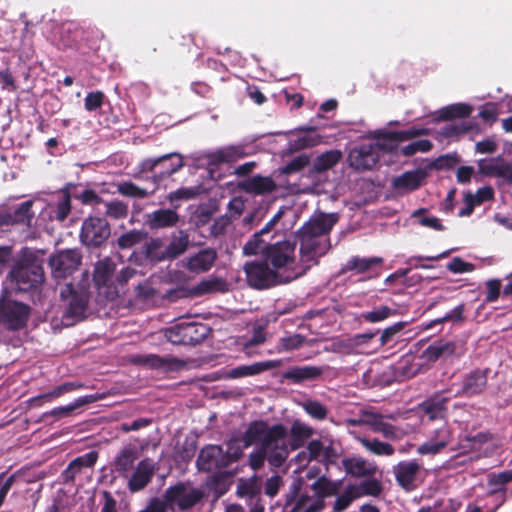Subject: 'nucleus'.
Returning <instances> with one entry per match:
<instances>
[{
    "label": "nucleus",
    "instance_id": "obj_11",
    "mask_svg": "<svg viewBox=\"0 0 512 512\" xmlns=\"http://www.w3.org/2000/svg\"><path fill=\"white\" fill-rule=\"evenodd\" d=\"M30 311L29 305L3 297L0 299V324L10 331L20 330L26 326Z\"/></svg>",
    "mask_w": 512,
    "mask_h": 512
},
{
    "label": "nucleus",
    "instance_id": "obj_47",
    "mask_svg": "<svg viewBox=\"0 0 512 512\" xmlns=\"http://www.w3.org/2000/svg\"><path fill=\"white\" fill-rule=\"evenodd\" d=\"M479 170L487 176L512 177V166L510 164H496L492 160L479 162Z\"/></svg>",
    "mask_w": 512,
    "mask_h": 512
},
{
    "label": "nucleus",
    "instance_id": "obj_58",
    "mask_svg": "<svg viewBox=\"0 0 512 512\" xmlns=\"http://www.w3.org/2000/svg\"><path fill=\"white\" fill-rule=\"evenodd\" d=\"M512 481V469L505 470L502 472H499L497 474H492L489 477V485L490 486H500L499 489H494L489 492L490 495L496 494L499 491L505 492V489L503 486L509 482Z\"/></svg>",
    "mask_w": 512,
    "mask_h": 512
},
{
    "label": "nucleus",
    "instance_id": "obj_39",
    "mask_svg": "<svg viewBox=\"0 0 512 512\" xmlns=\"http://www.w3.org/2000/svg\"><path fill=\"white\" fill-rule=\"evenodd\" d=\"M95 400V397L92 395H86L83 397H79L75 399L72 403L66 406L55 407L50 411H47L43 414V417L46 418L48 416H53L56 418L68 417L78 408H81L87 404L92 403Z\"/></svg>",
    "mask_w": 512,
    "mask_h": 512
},
{
    "label": "nucleus",
    "instance_id": "obj_10",
    "mask_svg": "<svg viewBox=\"0 0 512 512\" xmlns=\"http://www.w3.org/2000/svg\"><path fill=\"white\" fill-rule=\"evenodd\" d=\"M313 496L307 492L300 493V486L293 484L291 492L286 496V504L282 512H319L320 511V478L311 485Z\"/></svg>",
    "mask_w": 512,
    "mask_h": 512
},
{
    "label": "nucleus",
    "instance_id": "obj_22",
    "mask_svg": "<svg viewBox=\"0 0 512 512\" xmlns=\"http://www.w3.org/2000/svg\"><path fill=\"white\" fill-rule=\"evenodd\" d=\"M427 176V171L421 168L406 171L401 175L394 177L391 181V186L393 190L399 193L412 192L422 186Z\"/></svg>",
    "mask_w": 512,
    "mask_h": 512
},
{
    "label": "nucleus",
    "instance_id": "obj_28",
    "mask_svg": "<svg viewBox=\"0 0 512 512\" xmlns=\"http://www.w3.org/2000/svg\"><path fill=\"white\" fill-rule=\"evenodd\" d=\"M341 464L345 472L352 477H372L377 472V466L361 456L343 458Z\"/></svg>",
    "mask_w": 512,
    "mask_h": 512
},
{
    "label": "nucleus",
    "instance_id": "obj_35",
    "mask_svg": "<svg viewBox=\"0 0 512 512\" xmlns=\"http://www.w3.org/2000/svg\"><path fill=\"white\" fill-rule=\"evenodd\" d=\"M189 243V235L185 230L173 233L169 244L165 247L166 259L173 260L185 253Z\"/></svg>",
    "mask_w": 512,
    "mask_h": 512
},
{
    "label": "nucleus",
    "instance_id": "obj_3",
    "mask_svg": "<svg viewBox=\"0 0 512 512\" xmlns=\"http://www.w3.org/2000/svg\"><path fill=\"white\" fill-rule=\"evenodd\" d=\"M184 165L183 156L177 152L147 157L138 163L133 177L138 180L150 179L157 190L161 182L177 173Z\"/></svg>",
    "mask_w": 512,
    "mask_h": 512
},
{
    "label": "nucleus",
    "instance_id": "obj_8",
    "mask_svg": "<svg viewBox=\"0 0 512 512\" xmlns=\"http://www.w3.org/2000/svg\"><path fill=\"white\" fill-rule=\"evenodd\" d=\"M203 497L204 493L201 489L192 487L190 483L177 482L165 490L160 502L165 507V512L175 507L185 511L196 506Z\"/></svg>",
    "mask_w": 512,
    "mask_h": 512
},
{
    "label": "nucleus",
    "instance_id": "obj_43",
    "mask_svg": "<svg viewBox=\"0 0 512 512\" xmlns=\"http://www.w3.org/2000/svg\"><path fill=\"white\" fill-rule=\"evenodd\" d=\"M231 474L227 471L215 472L207 479V487L213 491L217 497L224 495L230 487Z\"/></svg>",
    "mask_w": 512,
    "mask_h": 512
},
{
    "label": "nucleus",
    "instance_id": "obj_36",
    "mask_svg": "<svg viewBox=\"0 0 512 512\" xmlns=\"http://www.w3.org/2000/svg\"><path fill=\"white\" fill-rule=\"evenodd\" d=\"M113 185L116 187L117 192L120 195L133 199H145L152 196L156 192V187H153V189L149 191L129 180L119 181L117 183H113Z\"/></svg>",
    "mask_w": 512,
    "mask_h": 512
},
{
    "label": "nucleus",
    "instance_id": "obj_56",
    "mask_svg": "<svg viewBox=\"0 0 512 512\" xmlns=\"http://www.w3.org/2000/svg\"><path fill=\"white\" fill-rule=\"evenodd\" d=\"M465 197L469 200L473 206L481 205L484 202L494 199V190L490 186H484L477 190L476 194L473 195L471 192H467Z\"/></svg>",
    "mask_w": 512,
    "mask_h": 512
},
{
    "label": "nucleus",
    "instance_id": "obj_64",
    "mask_svg": "<svg viewBox=\"0 0 512 512\" xmlns=\"http://www.w3.org/2000/svg\"><path fill=\"white\" fill-rule=\"evenodd\" d=\"M453 435L451 429L447 425H443L433 432L430 438L433 442L438 443L445 448L452 441Z\"/></svg>",
    "mask_w": 512,
    "mask_h": 512
},
{
    "label": "nucleus",
    "instance_id": "obj_6",
    "mask_svg": "<svg viewBox=\"0 0 512 512\" xmlns=\"http://www.w3.org/2000/svg\"><path fill=\"white\" fill-rule=\"evenodd\" d=\"M60 297L65 302V312L62 316L65 325L70 326L85 319L90 301L88 289L67 284L61 291Z\"/></svg>",
    "mask_w": 512,
    "mask_h": 512
},
{
    "label": "nucleus",
    "instance_id": "obj_19",
    "mask_svg": "<svg viewBox=\"0 0 512 512\" xmlns=\"http://www.w3.org/2000/svg\"><path fill=\"white\" fill-rule=\"evenodd\" d=\"M178 205L171 208H159L144 215V225L151 231L170 229L176 227L180 222V215L177 212Z\"/></svg>",
    "mask_w": 512,
    "mask_h": 512
},
{
    "label": "nucleus",
    "instance_id": "obj_27",
    "mask_svg": "<svg viewBox=\"0 0 512 512\" xmlns=\"http://www.w3.org/2000/svg\"><path fill=\"white\" fill-rule=\"evenodd\" d=\"M138 450L132 444L126 445L115 456L112 462V471L123 477H128L134 468L135 461L138 459Z\"/></svg>",
    "mask_w": 512,
    "mask_h": 512
},
{
    "label": "nucleus",
    "instance_id": "obj_20",
    "mask_svg": "<svg viewBox=\"0 0 512 512\" xmlns=\"http://www.w3.org/2000/svg\"><path fill=\"white\" fill-rule=\"evenodd\" d=\"M421 465L417 460L400 461L393 467L395 480L403 490L411 492L418 487Z\"/></svg>",
    "mask_w": 512,
    "mask_h": 512
},
{
    "label": "nucleus",
    "instance_id": "obj_24",
    "mask_svg": "<svg viewBox=\"0 0 512 512\" xmlns=\"http://www.w3.org/2000/svg\"><path fill=\"white\" fill-rule=\"evenodd\" d=\"M155 473V465L149 458L141 460L128 481V488L131 492H138L144 489L152 480Z\"/></svg>",
    "mask_w": 512,
    "mask_h": 512
},
{
    "label": "nucleus",
    "instance_id": "obj_23",
    "mask_svg": "<svg viewBox=\"0 0 512 512\" xmlns=\"http://www.w3.org/2000/svg\"><path fill=\"white\" fill-rule=\"evenodd\" d=\"M34 202L27 200L22 202L13 211L0 213V225H21L29 228L34 219V212L32 210Z\"/></svg>",
    "mask_w": 512,
    "mask_h": 512
},
{
    "label": "nucleus",
    "instance_id": "obj_2",
    "mask_svg": "<svg viewBox=\"0 0 512 512\" xmlns=\"http://www.w3.org/2000/svg\"><path fill=\"white\" fill-rule=\"evenodd\" d=\"M43 259L35 252L25 248L21 256L13 263L9 271L11 282L21 292H36L45 281Z\"/></svg>",
    "mask_w": 512,
    "mask_h": 512
},
{
    "label": "nucleus",
    "instance_id": "obj_55",
    "mask_svg": "<svg viewBox=\"0 0 512 512\" xmlns=\"http://www.w3.org/2000/svg\"><path fill=\"white\" fill-rule=\"evenodd\" d=\"M432 147L433 144L430 140L421 139L401 147L400 151L403 156L409 157L416 154L417 152H428L432 149Z\"/></svg>",
    "mask_w": 512,
    "mask_h": 512
},
{
    "label": "nucleus",
    "instance_id": "obj_61",
    "mask_svg": "<svg viewBox=\"0 0 512 512\" xmlns=\"http://www.w3.org/2000/svg\"><path fill=\"white\" fill-rule=\"evenodd\" d=\"M406 326H407V322L400 321V322L394 323L393 325L385 328L382 331L381 336L379 338L380 345L385 346V345L389 344L391 341H393L394 337L397 334H399L400 332H402L405 329Z\"/></svg>",
    "mask_w": 512,
    "mask_h": 512
},
{
    "label": "nucleus",
    "instance_id": "obj_29",
    "mask_svg": "<svg viewBox=\"0 0 512 512\" xmlns=\"http://www.w3.org/2000/svg\"><path fill=\"white\" fill-rule=\"evenodd\" d=\"M217 259L214 248L201 249L187 259L186 268L193 273H204L211 269Z\"/></svg>",
    "mask_w": 512,
    "mask_h": 512
},
{
    "label": "nucleus",
    "instance_id": "obj_60",
    "mask_svg": "<svg viewBox=\"0 0 512 512\" xmlns=\"http://www.w3.org/2000/svg\"><path fill=\"white\" fill-rule=\"evenodd\" d=\"M425 209H418L413 213V217L419 218V223L422 226L434 229L436 231L445 230V226L441 223L440 219L435 216H425Z\"/></svg>",
    "mask_w": 512,
    "mask_h": 512
},
{
    "label": "nucleus",
    "instance_id": "obj_15",
    "mask_svg": "<svg viewBox=\"0 0 512 512\" xmlns=\"http://www.w3.org/2000/svg\"><path fill=\"white\" fill-rule=\"evenodd\" d=\"M489 368H475L462 377L454 397L472 398L485 392L488 386Z\"/></svg>",
    "mask_w": 512,
    "mask_h": 512
},
{
    "label": "nucleus",
    "instance_id": "obj_4",
    "mask_svg": "<svg viewBox=\"0 0 512 512\" xmlns=\"http://www.w3.org/2000/svg\"><path fill=\"white\" fill-rule=\"evenodd\" d=\"M275 429H277L281 438L276 442L278 452L273 457L279 459V461L282 459L287 461L290 453L304 447L314 434V429L299 419L292 422L290 429L281 423L268 425L269 431Z\"/></svg>",
    "mask_w": 512,
    "mask_h": 512
},
{
    "label": "nucleus",
    "instance_id": "obj_30",
    "mask_svg": "<svg viewBox=\"0 0 512 512\" xmlns=\"http://www.w3.org/2000/svg\"><path fill=\"white\" fill-rule=\"evenodd\" d=\"M244 150L245 148L240 145H231L228 147L220 148L207 154V162L210 166H219L224 163H233L247 155Z\"/></svg>",
    "mask_w": 512,
    "mask_h": 512
},
{
    "label": "nucleus",
    "instance_id": "obj_41",
    "mask_svg": "<svg viewBox=\"0 0 512 512\" xmlns=\"http://www.w3.org/2000/svg\"><path fill=\"white\" fill-rule=\"evenodd\" d=\"M320 375V368L303 366L293 367L282 374V377L292 381L293 383L299 384L305 380L314 379Z\"/></svg>",
    "mask_w": 512,
    "mask_h": 512
},
{
    "label": "nucleus",
    "instance_id": "obj_25",
    "mask_svg": "<svg viewBox=\"0 0 512 512\" xmlns=\"http://www.w3.org/2000/svg\"><path fill=\"white\" fill-rule=\"evenodd\" d=\"M281 363V360H266L255 362L250 365H240L228 370L225 373V378L238 379L243 377L256 376L263 372L279 367Z\"/></svg>",
    "mask_w": 512,
    "mask_h": 512
},
{
    "label": "nucleus",
    "instance_id": "obj_13",
    "mask_svg": "<svg viewBox=\"0 0 512 512\" xmlns=\"http://www.w3.org/2000/svg\"><path fill=\"white\" fill-rule=\"evenodd\" d=\"M165 336L172 344L195 346L206 338L207 327L193 322L180 323L167 328Z\"/></svg>",
    "mask_w": 512,
    "mask_h": 512
},
{
    "label": "nucleus",
    "instance_id": "obj_45",
    "mask_svg": "<svg viewBox=\"0 0 512 512\" xmlns=\"http://www.w3.org/2000/svg\"><path fill=\"white\" fill-rule=\"evenodd\" d=\"M351 485L358 498L364 496L378 497L383 491L382 483L378 479L372 477H369V479H366L359 484Z\"/></svg>",
    "mask_w": 512,
    "mask_h": 512
},
{
    "label": "nucleus",
    "instance_id": "obj_33",
    "mask_svg": "<svg viewBox=\"0 0 512 512\" xmlns=\"http://www.w3.org/2000/svg\"><path fill=\"white\" fill-rule=\"evenodd\" d=\"M73 199L80 201L82 205L91 206L96 209L98 205L104 203V199L93 189L84 186L81 183H68Z\"/></svg>",
    "mask_w": 512,
    "mask_h": 512
},
{
    "label": "nucleus",
    "instance_id": "obj_57",
    "mask_svg": "<svg viewBox=\"0 0 512 512\" xmlns=\"http://www.w3.org/2000/svg\"><path fill=\"white\" fill-rule=\"evenodd\" d=\"M355 499H358L356 492L353 490L352 485H348L344 492L336 498L333 506L334 511L341 512L347 509Z\"/></svg>",
    "mask_w": 512,
    "mask_h": 512
},
{
    "label": "nucleus",
    "instance_id": "obj_12",
    "mask_svg": "<svg viewBox=\"0 0 512 512\" xmlns=\"http://www.w3.org/2000/svg\"><path fill=\"white\" fill-rule=\"evenodd\" d=\"M111 235V226L105 217L88 216L84 219L80 240L87 247H100Z\"/></svg>",
    "mask_w": 512,
    "mask_h": 512
},
{
    "label": "nucleus",
    "instance_id": "obj_42",
    "mask_svg": "<svg viewBox=\"0 0 512 512\" xmlns=\"http://www.w3.org/2000/svg\"><path fill=\"white\" fill-rule=\"evenodd\" d=\"M473 111L472 106L466 103H456L443 107L439 111L438 119L441 121H449L456 118H467Z\"/></svg>",
    "mask_w": 512,
    "mask_h": 512
},
{
    "label": "nucleus",
    "instance_id": "obj_37",
    "mask_svg": "<svg viewBox=\"0 0 512 512\" xmlns=\"http://www.w3.org/2000/svg\"><path fill=\"white\" fill-rule=\"evenodd\" d=\"M356 440L370 453L377 456H392L395 448L388 442H382L377 438H367L365 436H356Z\"/></svg>",
    "mask_w": 512,
    "mask_h": 512
},
{
    "label": "nucleus",
    "instance_id": "obj_17",
    "mask_svg": "<svg viewBox=\"0 0 512 512\" xmlns=\"http://www.w3.org/2000/svg\"><path fill=\"white\" fill-rule=\"evenodd\" d=\"M131 363L163 372L179 371L185 366L183 360L171 356L162 357L157 354L134 355L131 358Z\"/></svg>",
    "mask_w": 512,
    "mask_h": 512
},
{
    "label": "nucleus",
    "instance_id": "obj_34",
    "mask_svg": "<svg viewBox=\"0 0 512 512\" xmlns=\"http://www.w3.org/2000/svg\"><path fill=\"white\" fill-rule=\"evenodd\" d=\"M363 421L375 433H382L386 438H395L396 436L395 426L384 422L381 414L365 411L363 412Z\"/></svg>",
    "mask_w": 512,
    "mask_h": 512
},
{
    "label": "nucleus",
    "instance_id": "obj_44",
    "mask_svg": "<svg viewBox=\"0 0 512 512\" xmlns=\"http://www.w3.org/2000/svg\"><path fill=\"white\" fill-rule=\"evenodd\" d=\"M383 258L381 257H370L361 258L359 256H353L349 259L343 268V272L355 270L358 273H365L369 271L373 266L381 265Z\"/></svg>",
    "mask_w": 512,
    "mask_h": 512
},
{
    "label": "nucleus",
    "instance_id": "obj_40",
    "mask_svg": "<svg viewBox=\"0 0 512 512\" xmlns=\"http://www.w3.org/2000/svg\"><path fill=\"white\" fill-rule=\"evenodd\" d=\"M115 270V265L109 261H99L95 266L93 281L98 289L106 287L111 282Z\"/></svg>",
    "mask_w": 512,
    "mask_h": 512
},
{
    "label": "nucleus",
    "instance_id": "obj_48",
    "mask_svg": "<svg viewBox=\"0 0 512 512\" xmlns=\"http://www.w3.org/2000/svg\"><path fill=\"white\" fill-rule=\"evenodd\" d=\"M105 207V212L102 217L111 218L115 220L125 219L128 216L129 208L128 204L122 200L114 199L111 201H105L102 204Z\"/></svg>",
    "mask_w": 512,
    "mask_h": 512
},
{
    "label": "nucleus",
    "instance_id": "obj_49",
    "mask_svg": "<svg viewBox=\"0 0 512 512\" xmlns=\"http://www.w3.org/2000/svg\"><path fill=\"white\" fill-rule=\"evenodd\" d=\"M144 253L146 258L153 262L167 260L163 240L161 238H151L146 242Z\"/></svg>",
    "mask_w": 512,
    "mask_h": 512
},
{
    "label": "nucleus",
    "instance_id": "obj_14",
    "mask_svg": "<svg viewBox=\"0 0 512 512\" xmlns=\"http://www.w3.org/2000/svg\"><path fill=\"white\" fill-rule=\"evenodd\" d=\"M82 255L77 249H66L49 257L51 274L55 279H65L72 275L80 266Z\"/></svg>",
    "mask_w": 512,
    "mask_h": 512
},
{
    "label": "nucleus",
    "instance_id": "obj_62",
    "mask_svg": "<svg viewBox=\"0 0 512 512\" xmlns=\"http://www.w3.org/2000/svg\"><path fill=\"white\" fill-rule=\"evenodd\" d=\"M105 94L102 91L89 92L84 99V107L88 112H93L103 105Z\"/></svg>",
    "mask_w": 512,
    "mask_h": 512
},
{
    "label": "nucleus",
    "instance_id": "obj_51",
    "mask_svg": "<svg viewBox=\"0 0 512 512\" xmlns=\"http://www.w3.org/2000/svg\"><path fill=\"white\" fill-rule=\"evenodd\" d=\"M320 456V439H315L309 442L307 451L299 452L294 462L299 467H305L311 460L317 459Z\"/></svg>",
    "mask_w": 512,
    "mask_h": 512
},
{
    "label": "nucleus",
    "instance_id": "obj_9",
    "mask_svg": "<svg viewBox=\"0 0 512 512\" xmlns=\"http://www.w3.org/2000/svg\"><path fill=\"white\" fill-rule=\"evenodd\" d=\"M296 241L283 240L266 244L264 258L276 271L293 268L296 263Z\"/></svg>",
    "mask_w": 512,
    "mask_h": 512
},
{
    "label": "nucleus",
    "instance_id": "obj_18",
    "mask_svg": "<svg viewBox=\"0 0 512 512\" xmlns=\"http://www.w3.org/2000/svg\"><path fill=\"white\" fill-rule=\"evenodd\" d=\"M227 458L228 456H224V451L220 445L209 444L200 450L196 466L199 471L207 473L220 470L229 466V461L225 460Z\"/></svg>",
    "mask_w": 512,
    "mask_h": 512
},
{
    "label": "nucleus",
    "instance_id": "obj_16",
    "mask_svg": "<svg viewBox=\"0 0 512 512\" xmlns=\"http://www.w3.org/2000/svg\"><path fill=\"white\" fill-rule=\"evenodd\" d=\"M347 160L349 165L357 171L373 169L379 161V145L363 143L350 150Z\"/></svg>",
    "mask_w": 512,
    "mask_h": 512
},
{
    "label": "nucleus",
    "instance_id": "obj_59",
    "mask_svg": "<svg viewBox=\"0 0 512 512\" xmlns=\"http://www.w3.org/2000/svg\"><path fill=\"white\" fill-rule=\"evenodd\" d=\"M264 247V240L262 239L261 233L256 232L243 246V254L245 256L256 255L259 252L262 254Z\"/></svg>",
    "mask_w": 512,
    "mask_h": 512
},
{
    "label": "nucleus",
    "instance_id": "obj_21",
    "mask_svg": "<svg viewBox=\"0 0 512 512\" xmlns=\"http://www.w3.org/2000/svg\"><path fill=\"white\" fill-rule=\"evenodd\" d=\"M464 354L462 346L453 341L439 340L430 344L424 351V356L429 362L439 359L448 360L451 357L460 358Z\"/></svg>",
    "mask_w": 512,
    "mask_h": 512
},
{
    "label": "nucleus",
    "instance_id": "obj_32",
    "mask_svg": "<svg viewBox=\"0 0 512 512\" xmlns=\"http://www.w3.org/2000/svg\"><path fill=\"white\" fill-rule=\"evenodd\" d=\"M341 461L340 445L322 437V464L326 467V473H329L332 468L341 472L343 467Z\"/></svg>",
    "mask_w": 512,
    "mask_h": 512
},
{
    "label": "nucleus",
    "instance_id": "obj_54",
    "mask_svg": "<svg viewBox=\"0 0 512 512\" xmlns=\"http://www.w3.org/2000/svg\"><path fill=\"white\" fill-rule=\"evenodd\" d=\"M395 313H396V310H394L388 306H381L372 311L362 313V318L366 322L376 323V322H381V321L389 318L391 315H394Z\"/></svg>",
    "mask_w": 512,
    "mask_h": 512
},
{
    "label": "nucleus",
    "instance_id": "obj_7",
    "mask_svg": "<svg viewBox=\"0 0 512 512\" xmlns=\"http://www.w3.org/2000/svg\"><path fill=\"white\" fill-rule=\"evenodd\" d=\"M247 283L258 290L268 289L289 282L293 277H283L264 258L244 265Z\"/></svg>",
    "mask_w": 512,
    "mask_h": 512
},
{
    "label": "nucleus",
    "instance_id": "obj_53",
    "mask_svg": "<svg viewBox=\"0 0 512 512\" xmlns=\"http://www.w3.org/2000/svg\"><path fill=\"white\" fill-rule=\"evenodd\" d=\"M83 388V384L78 382H65L59 386H56L51 391L39 396L38 398L42 399H55L58 398L66 393L72 392L74 390H78Z\"/></svg>",
    "mask_w": 512,
    "mask_h": 512
},
{
    "label": "nucleus",
    "instance_id": "obj_1",
    "mask_svg": "<svg viewBox=\"0 0 512 512\" xmlns=\"http://www.w3.org/2000/svg\"><path fill=\"white\" fill-rule=\"evenodd\" d=\"M281 435L277 429L269 431L268 423L264 420L252 421L242 436L243 448H248L253 444H259V447L250 453L249 466L257 471L264 467L267 460L271 468L282 467L286 461L284 459H275L273 456L278 452L276 442L280 440Z\"/></svg>",
    "mask_w": 512,
    "mask_h": 512
},
{
    "label": "nucleus",
    "instance_id": "obj_5",
    "mask_svg": "<svg viewBox=\"0 0 512 512\" xmlns=\"http://www.w3.org/2000/svg\"><path fill=\"white\" fill-rule=\"evenodd\" d=\"M295 236L300 244V262L305 268L315 266L320 258V214H315L301 228Z\"/></svg>",
    "mask_w": 512,
    "mask_h": 512
},
{
    "label": "nucleus",
    "instance_id": "obj_52",
    "mask_svg": "<svg viewBox=\"0 0 512 512\" xmlns=\"http://www.w3.org/2000/svg\"><path fill=\"white\" fill-rule=\"evenodd\" d=\"M200 194V187H181L167 195V200L174 206L180 200L194 199Z\"/></svg>",
    "mask_w": 512,
    "mask_h": 512
},
{
    "label": "nucleus",
    "instance_id": "obj_46",
    "mask_svg": "<svg viewBox=\"0 0 512 512\" xmlns=\"http://www.w3.org/2000/svg\"><path fill=\"white\" fill-rule=\"evenodd\" d=\"M61 194L62 199L56 204L54 215L56 220L63 222L67 219L72 209L71 199L73 196L68 183L61 189Z\"/></svg>",
    "mask_w": 512,
    "mask_h": 512
},
{
    "label": "nucleus",
    "instance_id": "obj_63",
    "mask_svg": "<svg viewBox=\"0 0 512 512\" xmlns=\"http://www.w3.org/2000/svg\"><path fill=\"white\" fill-rule=\"evenodd\" d=\"M462 503L453 498L439 499L433 504V512H457Z\"/></svg>",
    "mask_w": 512,
    "mask_h": 512
},
{
    "label": "nucleus",
    "instance_id": "obj_26",
    "mask_svg": "<svg viewBox=\"0 0 512 512\" xmlns=\"http://www.w3.org/2000/svg\"><path fill=\"white\" fill-rule=\"evenodd\" d=\"M240 190L253 195H265L274 192L277 184L269 176L254 175L238 183Z\"/></svg>",
    "mask_w": 512,
    "mask_h": 512
},
{
    "label": "nucleus",
    "instance_id": "obj_38",
    "mask_svg": "<svg viewBox=\"0 0 512 512\" xmlns=\"http://www.w3.org/2000/svg\"><path fill=\"white\" fill-rule=\"evenodd\" d=\"M237 495L240 497H248L249 510L257 502H259L265 508L263 500L260 496V487L254 480H241L237 485Z\"/></svg>",
    "mask_w": 512,
    "mask_h": 512
},
{
    "label": "nucleus",
    "instance_id": "obj_31",
    "mask_svg": "<svg viewBox=\"0 0 512 512\" xmlns=\"http://www.w3.org/2000/svg\"><path fill=\"white\" fill-rule=\"evenodd\" d=\"M449 401V397L435 393L422 402L420 407L430 420L443 419L446 416Z\"/></svg>",
    "mask_w": 512,
    "mask_h": 512
},
{
    "label": "nucleus",
    "instance_id": "obj_50",
    "mask_svg": "<svg viewBox=\"0 0 512 512\" xmlns=\"http://www.w3.org/2000/svg\"><path fill=\"white\" fill-rule=\"evenodd\" d=\"M147 233L142 230L133 229L124 234H122L117 239V246L119 249L126 250L131 249L137 244L141 243L144 239H146Z\"/></svg>",
    "mask_w": 512,
    "mask_h": 512
}]
</instances>
